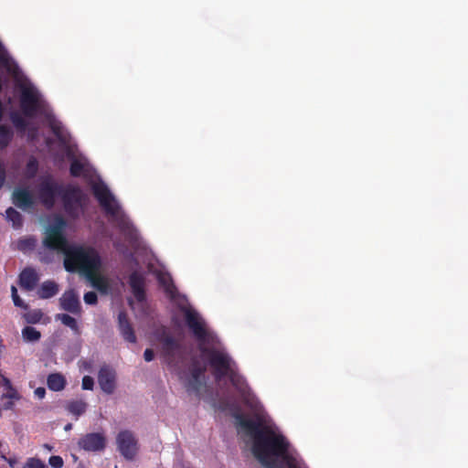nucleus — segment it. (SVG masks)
<instances>
[{
	"label": "nucleus",
	"instance_id": "nucleus-25",
	"mask_svg": "<svg viewBox=\"0 0 468 468\" xmlns=\"http://www.w3.org/2000/svg\"><path fill=\"white\" fill-rule=\"evenodd\" d=\"M56 319L59 320L64 325L71 328L73 331L78 332L79 326L75 318L66 314H58Z\"/></svg>",
	"mask_w": 468,
	"mask_h": 468
},
{
	"label": "nucleus",
	"instance_id": "nucleus-33",
	"mask_svg": "<svg viewBox=\"0 0 468 468\" xmlns=\"http://www.w3.org/2000/svg\"><path fill=\"white\" fill-rule=\"evenodd\" d=\"M94 386V380L90 376H85L82 378V388L87 390H91Z\"/></svg>",
	"mask_w": 468,
	"mask_h": 468
},
{
	"label": "nucleus",
	"instance_id": "nucleus-38",
	"mask_svg": "<svg viewBox=\"0 0 468 468\" xmlns=\"http://www.w3.org/2000/svg\"><path fill=\"white\" fill-rule=\"evenodd\" d=\"M52 129H53L54 133H56V135H58L59 138L62 137L60 128L57 124L53 123Z\"/></svg>",
	"mask_w": 468,
	"mask_h": 468
},
{
	"label": "nucleus",
	"instance_id": "nucleus-20",
	"mask_svg": "<svg viewBox=\"0 0 468 468\" xmlns=\"http://www.w3.org/2000/svg\"><path fill=\"white\" fill-rule=\"evenodd\" d=\"M37 244V239L33 237H24L17 239L14 245L16 250H20L24 253L31 251L35 249Z\"/></svg>",
	"mask_w": 468,
	"mask_h": 468
},
{
	"label": "nucleus",
	"instance_id": "nucleus-36",
	"mask_svg": "<svg viewBox=\"0 0 468 468\" xmlns=\"http://www.w3.org/2000/svg\"><path fill=\"white\" fill-rule=\"evenodd\" d=\"M144 360L150 362L154 359V354L152 349H146L144 354Z\"/></svg>",
	"mask_w": 468,
	"mask_h": 468
},
{
	"label": "nucleus",
	"instance_id": "nucleus-40",
	"mask_svg": "<svg viewBox=\"0 0 468 468\" xmlns=\"http://www.w3.org/2000/svg\"><path fill=\"white\" fill-rule=\"evenodd\" d=\"M71 428H72V425H71L70 423H69V424H67V425L65 426V430H66V431H69V430H71Z\"/></svg>",
	"mask_w": 468,
	"mask_h": 468
},
{
	"label": "nucleus",
	"instance_id": "nucleus-22",
	"mask_svg": "<svg viewBox=\"0 0 468 468\" xmlns=\"http://www.w3.org/2000/svg\"><path fill=\"white\" fill-rule=\"evenodd\" d=\"M7 220L12 222L13 228L19 229L22 226V215L13 207H9L5 211Z\"/></svg>",
	"mask_w": 468,
	"mask_h": 468
},
{
	"label": "nucleus",
	"instance_id": "nucleus-26",
	"mask_svg": "<svg viewBox=\"0 0 468 468\" xmlns=\"http://www.w3.org/2000/svg\"><path fill=\"white\" fill-rule=\"evenodd\" d=\"M162 345L164 352L167 355L172 354L177 348L176 341L169 335H164Z\"/></svg>",
	"mask_w": 468,
	"mask_h": 468
},
{
	"label": "nucleus",
	"instance_id": "nucleus-5",
	"mask_svg": "<svg viewBox=\"0 0 468 468\" xmlns=\"http://www.w3.org/2000/svg\"><path fill=\"white\" fill-rule=\"evenodd\" d=\"M93 191L96 197L100 201V204L107 212V214H109L114 220L118 221L120 224L125 226L126 223L122 218V214L120 210L119 205L117 204L112 195L110 193L107 186L101 183H96L93 185Z\"/></svg>",
	"mask_w": 468,
	"mask_h": 468
},
{
	"label": "nucleus",
	"instance_id": "nucleus-29",
	"mask_svg": "<svg viewBox=\"0 0 468 468\" xmlns=\"http://www.w3.org/2000/svg\"><path fill=\"white\" fill-rule=\"evenodd\" d=\"M37 163L36 159L31 158L28 161L27 165V170H26L27 176H28V177L34 176L37 173Z\"/></svg>",
	"mask_w": 468,
	"mask_h": 468
},
{
	"label": "nucleus",
	"instance_id": "nucleus-2",
	"mask_svg": "<svg viewBox=\"0 0 468 468\" xmlns=\"http://www.w3.org/2000/svg\"><path fill=\"white\" fill-rule=\"evenodd\" d=\"M65 226V220L61 217H56L54 222L46 229L44 246L62 252L65 256L64 267L68 271H79L93 288L107 294L111 285L103 273L102 261L98 251L90 246L69 244L63 236Z\"/></svg>",
	"mask_w": 468,
	"mask_h": 468
},
{
	"label": "nucleus",
	"instance_id": "nucleus-31",
	"mask_svg": "<svg viewBox=\"0 0 468 468\" xmlns=\"http://www.w3.org/2000/svg\"><path fill=\"white\" fill-rule=\"evenodd\" d=\"M11 292L15 305L24 309H27V305L25 304L24 302L20 299V297L17 294V290L15 286L11 287Z\"/></svg>",
	"mask_w": 468,
	"mask_h": 468
},
{
	"label": "nucleus",
	"instance_id": "nucleus-4",
	"mask_svg": "<svg viewBox=\"0 0 468 468\" xmlns=\"http://www.w3.org/2000/svg\"><path fill=\"white\" fill-rule=\"evenodd\" d=\"M129 285L133 296L128 302L133 311L138 314H144L146 310L144 278L138 272H133L129 278Z\"/></svg>",
	"mask_w": 468,
	"mask_h": 468
},
{
	"label": "nucleus",
	"instance_id": "nucleus-21",
	"mask_svg": "<svg viewBox=\"0 0 468 468\" xmlns=\"http://www.w3.org/2000/svg\"><path fill=\"white\" fill-rule=\"evenodd\" d=\"M67 410L77 418L82 415L87 409V403L84 400H72L67 404Z\"/></svg>",
	"mask_w": 468,
	"mask_h": 468
},
{
	"label": "nucleus",
	"instance_id": "nucleus-14",
	"mask_svg": "<svg viewBox=\"0 0 468 468\" xmlns=\"http://www.w3.org/2000/svg\"><path fill=\"white\" fill-rule=\"evenodd\" d=\"M13 203L21 209H27L34 204V197L26 188H18L13 192Z\"/></svg>",
	"mask_w": 468,
	"mask_h": 468
},
{
	"label": "nucleus",
	"instance_id": "nucleus-7",
	"mask_svg": "<svg viewBox=\"0 0 468 468\" xmlns=\"http://www.w3.org/2000/svg\"><path fill=\"white\" fill-rule=\"evenodd\" d=\"M118 449L122 455L127 460H133L137 452V441L129 431L119 432L116 438Z\"/></svg>",
	"mask_w": 468,
	"mask_h": 468
},
{
	"label": "nucleus",
	"instance_id": "nucleus-37",
	"mask_svg": "<svg viewBox=\"0 0 468 468\" xmlns=\"http://www.w3.org/2000/svg\"><path fill=\"white\" fill-rule=\"evenodd\" d=\"M35 395L38 398V399H43L46 395V389L44 388H37L35 389Z\"/></svg>",
	"mask_w": 468,
	"mask_h": 468
},
{
	"label": "nucleus",
	"instance_id": "nucleus-39",
	"mask_svg": "<svg viewBox=\"0 0 468 468\" xmlns=\"http://www.w3.org/2000/svg\"><path fill=\"white\" fill-rule=\"evenodd\" d=\"M13 406H14V403H13V401L10 399V400H8L7 402H5V403L4 404V409H5V410H11V409L13 408Z\"/></svg>",
	"mask_w": 468,
	"mask_h": 468
},
{
	"label": "nucleus",
	"instance_id": "nucleus-6",
	"mask_svg": "<svg viewBox=\"0 0 468 468\" xmlns=\"http://www.w3.org/2000/svg\"><path fill=\"white\" fill-rule=\"evenodd\" d=\"M64 205L67 212L72 217H78L85 202V195L80 188L69 187L64 197Z\"/></svg>",
	"mask_w": 468,
	"mask_h": 468
},
{
	"label": "nucleus",
	"instance_id": "nucleus-9",
	"mask_svg": "<svg viewBox=\"0 0 468 468\" xmlns=\"http://www.w3.org/2000/svg\"><path fill=\"white\" fill-rule=\"evenodd\" d=\"M59 193L60 187L51 179L44 180L39 186V198L47 207H53L55 203V197Z\"/></svg>",
	"mask_w": 468,
	"mask_h": 468
},
{
	"label": "nucleus",
	"instance_id": "nucleus-1",
	"mask_svg": "<svg viewBox=\"0 0 468 468\" xmlns=\"http://www.w3.org/2000/svg\"><path fill=\"white\" fill-rule=\"evenodd\" d=\"M235 418L239 431L249 437L254 456L265 468H302L298 454L277 426L240 414Z\"/></svg>",
	"mask_w": 468,
	"mask_h": 468
},
{
	"label": "nucleus",
	"instance_id": "nucleus-30",
	"mask_svg": "<svg viewBox=\"0 0 468 468\" xmlns=\"http://www.w3.org/2000/svg\"><path fill=\"white\" fill-rule=\"evenodd\" d=\"M84 171V165L78 160H74L71 163L70 172L73 176H78Z\"/></svg>",
	"mask_w": 468,
	"mask_h": 468
},
{
	"label": "nucleus",
	"instance_id": "nucleus-15",
	"mask_svg": "<svg viewBox=\"0 0 468 468\" xmlns=\"http://www.w3.org/2000/svg\"><path fill=\"white\" fill-rule=\"evenodd\" d=\"M119 320V329L121 331L123 338L131 343H135L136 336L134 335L133 329L131 324L128 321L127 315L125 313H121L118 317Z\"/></svg>",
	"mask_w": 468,
	"mask_h": 468
},
{
	"label": "nucleus",
	"instance_id": "nucleus-8",
	"mask_svg": "<svg viewBox=\"0 0 468 468\" xmlns=\"http://www.w3.org/2000/svg\"><path fill=\"white\" fill-rule=\"evenodd\" d=\"M39 94L32 87L25 85L22 88L21 105L27 115H33L38 106Z\"/></svg>",
	"mask_w": 468,
	"mask_h": 468
},
{
	"label": "nucleus",
	"instance_id": "nucleus-28",
	"mask_svg": "<svg viewBox=\"0 0 468 468\" xmlns=\"http://www.w3.org/2000/svg\"><path fill=\"white\" fill-rule=\"evenodd\" d=\"M12 133L9 128L0 124V144L1 146H6L11 140Z\"/></svg>",
	"mask_w": 468,
	"mask_h": 468
},
{
	"label": "nucleus",
	"instance_id": "nucleus-19",
	"mask_svg": "<svg viewBox=\"0 0 468 468\" xmlns=\"http://www.w3.org/2000/svg\"><path fill=\"white\" fill-rule=\"evenodd\" d=\"M58 292V284L52 281H47L41 284L37 294L41 299H48L56 295Z\"/></svg>",
	"mask_w": 468,
	"mask_h": 468
},
{
	"label": "nucleus",
	"instance_id": "nucleus-32",
	"mask_svg": "<svg viewBox=\"0 0 468 468\" xmlns=\"http://www.w3.org/2000/svg\"><path fill=\"white\" fill-rule=\"evenodd\" d=\"M23 468H46V466L40 460L29 458Z\"/></svg>",
	"mask_w": 468,
	"mask_h": 468
},
{
	"label": "nucleus",
	"instance_id": "nucleus-27",
	"mask_svg": "<svg viewBox=\"0 0 468 468\" xmlns=\"http://www.w3.org/2000/svg\"><path fill=\"white\" fill-rule=\"evenodd\" d=\"M43 316V314L40 310H31L24 314V318L28 324H37L38 323Z\"/></svg>",
	"mask_w": 468,
	"mask_h": 468
},
{
	"label": "nucleus",
	"instance_id": "nucleus-3",
	"mask_svg": "<svg viewBox=\"0 0 468 468\" xmlns=\"http://www.w3.org/2000/svg\"><path fill=\"white\" fill-rule=\"evenodd\" d=\"M182 311L187 325L199 342L201 351L209 359L217 378L229 377L243 402L249 407L256 409V399L250 393L245 380L233 368L232 361L229 356L219 350L209 348V346L215 342V336L207 328L200 315L190 307H182Z\"/></svg>",
	"mask_w": 468,
	"mask_h": 468
},
{
	"label": "nucleus",
	"instance_id": "nucleus-17",
	"mask_svg": "<svg viewBox=\"0 0 468 468\" xmlns=\"http://www.w3.org/2000/svg\"><path fill=\"white\" fill-rule=\"evenodd\" d=\"M156 278L158 279L160 284L164 287L165 292L169 295V297L172 299H176L177 292L171 280L170 275L165 272L157 271Z\"/></svg>",
	"mask_w": 468,
	"mask_h": 468
},
{
	"label": "nucleus",
	"instance_id": "nucleus-13",
	"mask_svg": "<svg viewBox=\"0 0 468 468\" xmlns=\"http://www.w3.org/2000/svg\"><path fill=\"white\" fill-rule=\"evenodd\" d=\"M59 303L61 309L71 313L73 314H79L81 311L80 302L78 293L69 290L65 292L59 298Z\"/></svg>",
	"mask_w": 468,
	"mask_h": 468
},
{
	"label": "nucleus",
	"instance_id": "nucleus-24",
	"mask_svg": "<svg viewBox=\"0 0 468 468\" xmlns=\"http://www.w3.org/2000/svg\"><path fill=\"white\" fill-rule=\"evenodd\" d=\"M40 336V332L34 327L27 326L22 330V337L27 342H37Z\"/></svg>",
	"mask_w": 468,
	"mask_h": 468
},
{
	"label": "nucleus",
	"instance_id": "nucleus-18",
	"mask_svg": "<svg viewBox=\"0 0 468 468\" xmlns=\"http://www.w3.org/2000/svg\"><path fill=\"white\" fill-rule=\"evenodd\" d=\"M47 384L51 390L61 391L65 388L66 378L59 373H53L48 377Z\"/></svg>",
	"mask_w": 468,
	"mask_h": 468
},
{
	"label": "nucleus",
	"instance_id": "nucleus-35",
	"mask_svg": "<svg viewBox=\"0 0 468 468\" xmlns=\"http://www.w3.org/2000/svg\"><path fill=\"white\" fill-rule=\"evenodd\" d=\"M84 302L87 304H95L97 303V294L94 292H89L85 293Z\"/></svg>",
	"mask_w": 468,
	"mask_h": 468
},
{
	"label": "nucleus",
	"instance_id": "nucleus-10",
	"mask_svg": "<svg viewBox=\"0 0 468 468\" xmlns=\"http://www.w3.org/2000/svg\"><path fill=\"white\" fill-rule=\"evenodd\" d=\"M98 382L101 390L112 394L116 388V373L109 367H102L98 375Z\"/></svg>",
	"mask_w": 468,
	"mask_h": 468
},
{
	"label": "nucleus",
	"instance_id": "nucleus-11",
	"mask_svg": "<svg viewBox=\"0 0 468 468\" xmlns=\"http://www.w3.org/2000/svg\"><path fill=\"white\" fill-rule=\"evenodd\" d=\"M105 442L101 433H88L80 440L79 445L85 451L97 452L105 448Z\"/></svg>",
	"mask_w": 468,
	"mask_h": 468
},
{
	"label": "nucleus",
	"instance_id": "nucleus-16",
	"mask_svg": "<svg viewBox=\"0 0 468 468\" xmlns=\"http://www.w3.org/2000/svg\"><path fill=\"white\" fill-rule=\"evenodd\" d=\"M19 280L21 287L31 291L38 282V275L34 269L27 268L21 272Z\"/></svg>",
	"mask_w": 468,
	"mask_h": 468
},
{
	"label": "nucleus",
	"instance_id": "nucleus-34",
	"mask_svg": "<svg viewBox=\"0 0 468 468\" xmlns=\"http://www.w3.org/2000/svg\"><path fill=\"white\" fill-rule=\"evenodd\" d=\"M49 464L55 468H61L63 466V460L60 456H51L48 461Z\"/></svg>",
	"mask_w": 468,
	"mask_h": 468
},
{
	"label": "nucleus",
	"instance_id": "nucleus-23",
	"mask_svg": "<svg viewBox=\"0 0 468 468\" xmlns=\"http://www.w3.org/2000/svg\"><path fill=\"white\" fill-rule=\"evenodd\" d=\"M3 384L6 388V393L2 396V399H19V395L16 390L11 386L10 381L4 376L0 375V385Z\"/></svg>",
	"mask_w": 468,
	"mask_h": 468
},
{
	"label": "nucleus",
	"instance_id": "nucleus-12",
	"mask_svg": "<svg viewBox=\"0 0 468 468\" xmlns=\"http://www.w3.org/2000/svg\"><path fill=\"white\" fill-rule=\"evenodd\" d=\"M204 367L193 366L190 372L184 374L181 378L188 389L197 391L204 382Z\"/></svg>",
	"mask_w": 468,
	"mask_h": 468
}]
</instances>
